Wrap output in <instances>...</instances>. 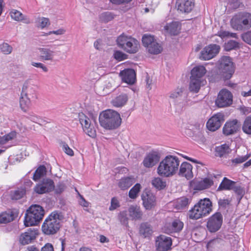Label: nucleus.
Segmentation results:
<instances>
[{"instance_id": "1", "label": "nucleus", "mask_w": 251, "mask_h": 251, "mask_svg": "<svg viewBox=\"0 0 251 251\" xmlns=\"http://www.w3.org/2000/svg\"><path fill=\"white\" fill-rule=\"evenodd\" d=\"M179 165L180 160L177 157L167 155L159 163L157 173L161 176H172L178 172Z\"/></svg>"}, {"instance_id": "2", "label": "nucleus", "mask_w": 251, "mask_h": 251, "mask_svg": "<svg viewBox=\"0 0 251 251\" xmlns=\"http://www.w3.org/2000/svg\"><path fill=\"white\" fill-rule=\"evenodd\" d=\"M99 121L100 126L106 129H115L121 124L122 119L117 112L108 109L100 114Z\"/></svg>"}, {"instance_id": "3", "label": "nucleus", "mask_w": 251, "mask_h": 251, "mask_svg": "<svg viewBox=\"0 0 251 251\" xmlns=\"http://www.w3.org/2000/svg\"><path fill=\"white\" fill-rule=\"evenodd\" d=\"M212 211V203L208 198L200 200L188 213L191 219L197 220L209 215Z\"/></svg>"}, {"instance_id": "4", "label": "nucleus", "mask_w": 251, "mask_h": 251, "mask_svg": "<svg viewBox=\"0 0 251 251\" xmlns=\"http://www.w3.org/2000/svg\"><path fill=\"white\" fill-rule=\"evenodd\" d=\"M63 216L57 211L52 212L45 220L42 229L46 235H52L56 233L60 227V222Z\"/></svg>"}, {"instance_id": "5", "label": "nucleus", "mask_w": 251, "mask_h": 251, "mask_svg": "<svg viewBox=\"0 0 251 251\" xmlns=\"http://www.w3.org/2000/svg\"><path fill=\"white\" fill-rule=\"evenodd\" d=\"M44 215V210L39 205H32L26 211L24 224L26 226L38 225Z\"/></svg>"}, {"instance_id": "6", "label": "nucleus", "mask_w": 251, "mask_h": 251, "mask_svg": "<svg viewBox=\"0 0 251 251\" xmlns=\"http://www.w3.org/2000/svg\"><path fill=\"white\" fill-rule=\"evenodd\" d=\"M119 48L129 53H136L140 48V43L135 38L123 33L117 39Z\"/></svg>"}, {"instance_id": "7", "label": "nucleus", "mask_w": 251, "mask_h": 251, "mask_svg": "<svg viewBox=\"0 0 251 251\" xmlns=\"http://www.w3.org/2000/svg\"><path fill=\"white\" fill-rule=\"evenodd\" d=\"M218 68L221 77L225 80L229 79L235 72L234 63L229 56H222L218 62Z\"/></svg>"}, {"instance_id": "8", "label": "nucleus", "mask_w": 251, "mask_h": 251, "mask_svg": "<svg viewBox=\"0 0 251 251\" xmlns=\"http://www.w3.org/2000/svg\"><path fill=\"white\" fill-rule=\"evenodd\" d=\"M223 215L217 212L210 216L207 222L206 226L210 232H215L221 227L223 223Z\"/></svg>"}, {"instance_id": "9", "label": "nucleus", "mask_w": 251, "mask_h": 251, "mask_svg": "<svg viewBox=\"0 0 251 251\" xmlns=\"http://www.w3.org/2000/svg\"><path fill=\"white\" fill-rule=\"evenodd\" d=\"M231 27L237 30L251 27V17H233L230 21Z\"/></svg>"}, {"instance_id": "10", "label": "nucleus", "mask_w": 251, "mask_h": 251, "mask_svg": "<svg viewBox=\"0 0 251 251\" xmlns=\"http://www.w3.org/2000/svg\"><path fill=\"white\" fill-rule=\"evenodd\" d=\"M232 94L228 90L224 89L220 91L216 104L219 107H225L229 106L232 103Z\"/></svg>"}, {"instance_id": "11", "label": "nucleus", "mask_w": 251, "mask_h": 251, "mask_svg": "<svg viewBox=\"0 0 251 251\" xmlns=\"http://www.w3.org/2000/svg\"><path fill=\"white\" fill-rule=\"evenodd\" d=\"M54 184L53 181L50 178H43L42 181L34 188L35 192L38 194H43L53 190Z\"/></svg>"}, {"instance_id": "12", "label": "nucleus", "mask_w": 251, "mask_h": 251, "mask_svg": "<svg viewBox=\"0 0 251 251\" xmlns=\"http://www.w3.org/2000/svg\"><path fill=\"white\" fill-rule=\"evenodd\" d=\"M224 120V114L221 113H217L208 120L206 127L208 130L215 131L221 127Z\"/></svg>"}, {"instance_id": "13", "label": "nucleus", "mask_w": 251, "mask_h": 251, "mask_svg": "<svg viewBox=\"0 0 251 251\" xmlns=\"http://www.w3.org/2000/svg\"><path fill=\"white\" fill-rule=\"evenodd\" d=\"M220 47L215 44L210 45L205 47L201 51L200 59L207 60L214 57L219 52Z\"/></svg>"}, {"instance_id": "14", "label": "nucleus", "mask_w": 251, "mask_h": 251, "mask_svg": "<svg viewBox=\"0 0 251 251\" xmlns=\"http://www.w3.org/2000/svg\"><path fill=\"white\" fill-rule=\"evenodd\" d=\"M143 205L147 210H150L154 207L156 204L155 196L150 191H145L141 195Z\"/></svg>"}, {"instance_id": "15", "label": "nucleus", "mask_w": 251, "mask_h": 251, "mask_svg": "<svg viewBox=\"0 0 251 251\" xmlns=\"http://www.w3.org/2000/svg\"><path fill=\"white\" fill-rule=\"evenodd\" d=\"M36 87L32 79H27L23 84L21 95L28 96L30 99H36L37 98Z\"/></svg>"}, {"instance_id": "16", "label": "nucleus", "mask_w": 251, "mask_h": 251, "mask_svg": "<svg viewBox=\"0 0 251 251\" xmlns=\"http://www.w3.org/2000/svg\"><path fill=\"white\" fill-rule=\"evenodd\" d=\"M241 123L236 119L227 121L225 124L223 131L226 136L236 133L240 129Z\"/></svg>"}, {"instance_id": "17", "label": "nucleus", "mask_w": 251, "mask_h": 251, "mask_svg": "<svg viewBox=\"0 0 251 251\" xmlns=\"http://www.w3.org/2000/svg\"><path fill=\"white\" fill-rule=\"evenodd\" d=\"M172 240L170 237L164 235L158 236L156 240L157 251H168L171 248Z\"/></svg>"}, {"instance_id": "18", "label": "nucleus", "mask_w": 251, "mask_h": 251, "mask_svg": "<svg viewBox=\"0 0 251 251\" xmlns=\"http://www.w3.org/2000/svg\"><path fill=\"white\" fill-rule=\"evenodd\" d=\"M159 159L160 155L158 152L156 151H151L145 157L143 164L146 168H152L159 162Z\"/></svg>"}, {"instance_id": "19", "label": "nucleus", "mask_w": 251, "mask_h": 251, "mask_svg": "<svg viewBox=\"0 0 251 251\" xmlns=\"http://www.w3.org/2000/svg\"><path fill=\"white\" fill-rule=\"evenodd\" d=\"M120 76L123 81L128 84H133L136 80V73L132 69H126L121 71Z\"/></svg>"}, {"instance_id": "20", "label": "nucleus", "mask_w": 251, "mask_h": 251, "mask_svg": "<svg viewBox=\"0 0 251 251\" xmlns=\"http://www.w3.org/2000/svg\"><path fill=\"white\" fill-rule=\"evenodd\" d=\"M183 223L180 220H176L172 224L166 225L163 228V231L167 234L178 232L182 230Z\"/></svg>"}, {"instance_id": "21", "label": "nucleus", "mask_w": 251, "mask_h": 251, "mask_svg": "<svg viewBox=\"0 0 251 251\" xmlns=\"http://www.w3.org/2000/svg\"><path fill=\"white\" fill-rule=\"evenodd\" d=\"M177 10L182 13H188L194 7V0H177Z\"/></svg>"}, {"instance_id": "22", "label": "nucleus", "mask_w": 251, "mask_h": 251, "mask_svg": "<svg viewBox=\"0 0 251 251\" xmlns=\"http://www.w3.org/2000/svg\"><path fill=\"white\" fill-rule=\"evenodd\" d=\"M178 174L189 179L193 177L192 166L187 162H183L180 166Z\"/></svg>"}, {"instance_id": "23", "label": "nucleus", "mask_w": 251, "mask_h": 251, "mask_svg": "<svg viewBox=\"0 0 251 251\" xmlns=\"http://www.w3.org/2000/svg\"><path fill=\"white\" fill-rule=\"evenodd\" d=\"M36 235L35 231L30 228L26 232L21 234L19 239L20 242L24 245L28 244L36 238Z\"/></svg>"}, {"instance_id": "24", "label": "nucleus", "mask_w": 251, "mask_h": 251, "mask_svg": "<svg viewBox=\"0 0 251 251\" xmlns=\"http://www.w3.org/2000/svg\"><path fill=\"white\" fill-rule=\"evenodd\" d=\"M39 52V58L43 61H50L53 60L54 52L50 49L46 48H40L38 49Z\"/></svg>"}, {"instance_id": "25", "label": "nucleus", "mask_w": 251, "mask_h": 251, "mask_svg": "<svg viewBox=\"0 0 251 251\" xmlns=\"http://www.w3.org/2000/svg\"><path fill=\"white\" fill-rule=\"evenodd\" d=\"M194 188L196 190H202L209 188L213 184V181L209 177H206L201 181L194 182Z\"/></svg>"}, {"instance_id": "26", "label": "nucleus", "mask_w": 251, "mask_h": 251, "mask_svg": "<svg viewBox=\"0 0 251 251\" xmlns=\"http://www.w3.org/2000/svg\"><path fill=\"white\" fill-rule=\"evenodd\" d=\"M139 233L144 238L149 237L153 233L152 226L148 222L141 223L140 225Z\"/></svg>"}, {"instance_id": "27", "label": "nucleus", "mask_w": 251, "mask_h": 251, "mask_svg": "<svg viewBox=\"0 0 251 251\" xmlns=\"http://www.w3.org/2000/svg\"><path fill=\"white\" fill-rule=\"evenodd\" d=\"M164 28L171 35H176L180 32L181 24L178 22H172L167 24Z\"/></svg>"}, {"instance_id": "28", "label": "nucleus", "mask_w": 251, "mask_h": 251, "mask_svg": "<svg viewBox=\"0 0 251 251\" xmlns=\"http://www.w3.org/2000/svg\"><path fill=\"white\" fill-rule=\"evenodd\" d=\"M129 217L133 220H141L143 213L140 208L137 205H131L128 208Z\"/></svg>"}, {"instance_id": "29", "label": "nucleus", "mask_w": 251, "mask_h": 251, "mask_svg": "<svg viewBox=\"0 0 251 251\" xmlns=\"http://www.w3.org/2000/svg\"><path fill=\"white\" fill-rule=\"evenodd\" d=\"M235 184H236V182L225 177L218 187L217 191L232 190Z\"/></svg>"}, {"instance_id": "30", "label": "nucleus", "mask_w": 251, "mask_h": 251, "mask_svg": "<svg viewBox=\"0 0 251 251\" xmlns=\"http://www.w3.org/2000/svg\"><path fill=\"white\" fill-rule=\"evenodd\" d=\"M206 73V70L203 66H198L194 67L191 71V76L193 78H199L200 80H203L202 76Z\"/></svg>"}, {"instance_id": "31", "label": "nucleus", "mask_w": 251, "mask_h": 251, "mask_svg": "<svg viewBox=\"0 0 251 251\" xmlns=\"http://www.w3.org/2000/svg\"><path fill=\"white\" fill-rule=\"evenodd\" d=\"M231 151L229 146L224 144L217 147L215 149V155L220 157H226Z\"/></svg>"}, {"instance_id": "32", "label": "nucleus", "mask_w": 251, "mask_h": 251, "mask_svg": "<svg viewBox=\"0 0 251 251\" xmlns=\"http://www.w3.org/2000/svg\"><path fill=\"white\" fill-rule=\"evenodd\" d=\"M189 84V90L191 92L197 93L199 91L203 80H200L199 78H195L191 76Z\"/></svg>"}, {"instance_id": "33", "label": "nucleus", "mask_w": 251, "mask_h": 251, "mask_svg": "<svg viewBox=\"0 0 251 251\" xmlns=\"http://www.w3.org/2000/svg\"><path fill=\"white\" fill-rule=\"evenodd\" d=\"M128 97L126 94H122L113 99L112 103L115 107H122L126 103Z\"/></svg>"}, {"instance_id": "34", "label": "nucleus", "mask_w": 251, "mask_h": 251, "mask_svg": "<svg viewBox=\"0 0 251 251\" xmlns=\"http://www.w3.org/2000/svg\"><path fill=\"white\" fill-rule=\"evenodd\" d=\"M151 184L156 189L161 190L166 187V182L164 179L159 177H156L152 179Z\"/></svg>"}, {"instance_id": "35", "label": "nucleus", "mask_w": 251, "mask_h": 251, "mask_svg": "<svg viewBox=\"0 0 251 251\" xmlns=\"http://www.w3.org/2000/svg\"><path fill=\"white\" fill-rule=\"evenodd\" d=\"M142 43L147 50L149 49V47L151 46L153 42H155L156 40L154 38V36L150 34H145L142 36Z\"/></svg>"}, {"instance_id": "36", "label": "nucleus", "mask_w": 251, "mask_h": 251, "mask_svg": "<svg viewBox=\"0 0 251 251\" xmlns=\"http://www.w3.org/2000/svg\"><path fill=\"white\" fill-rule=\"evenodd\" d=\"M134 182V178L130 177L123 178L120 179L119 182V186L125 190L130 187Z\"/></svg>"}, {"instance_id": "37", "label": "nucleus", "mask_w": 251, "mask_h": 251, "mask_svg": "<svg viewBox=\"0 0 251 251\" xmlns=\"http://www.w3.org/2000/svg\"><path fill=\"white\" fill-rule=\"evenodd\" d=\"M14 219L13 213L12 211H7L0 215V224H5L12 221Z\"/></svg>"}, {"instance_id": "38", "label": "nucleus", "mask_w": 251, "mask_h": 251, "mask_svg": "<svg viewBox=\"0 0 251 251\" xmlns=\"http://www.w3.org/2000/svg\"><path fill=\"white\" fill-rule=\"evenodd\" d=\"M32 99H30L28 96H22L20 99V105L21 109L24 111H26L30 105V100Z\"/></svg>"}, {"instance_id": "39", "label": "nucleus", "mask_w": 251, "mask_h": 251, "mask_svg": "<svg viewBox=\"0 0 251 251\" xmlns=\"http://www.w3.org/2000/svg\"><path fill=\"white\" fill-rule=\"evenodd\" d=\"M162 50L161 45L156 41L155 42H153L151 46L149 47L148 51L151 54H158L161 53Z\"/></svg>"}, {"instance_id": "40", "label": "nucleus", "mask_w": 251, "mask_h": 251, "mask_svg": "<svg viewBox=\"0 0 251 251\" xmlns=\"http://www.w3.org/2000/svg\"><path fill=\"white\" fill-rule=\"evenodd\" d=\"M25 191L24 188H19L10 192V198L13 200H18L25 195Z\"/></svg>"}, {"instance_id": "41", "label": "nucleus", "mask_w": 251, "mask_h": 251, "mask_svg": "<svg viewBox=\"0 0 251 251\" xmlns=\"http://www.w3.org/2000/svg\"><path fill=\"white\" fill-rule=\"evenodd\" d=\"M47 170L44 166H39L35 171L33 176V179L34 181H37L42 177L46 175Z\"/></svg>"}, {"instance_id": "42", "label": "nucleus", "mask_w": 251, "mask_h": 251, "mask_svg": "<svg viewBox=\"0 0 251 251\" xmlns=\"http://www.w3.org/2000/svg\"><path fill=\"white\" fill-rule=\"evenodd\" d=\"M84 131L90 137L94 138L96 136V131L91 122L82 126Z\"/></svg>"}, {"instance_id": "43", "label": "nucleus", "mask_w": 251, "mask_h": 251, "mask_svg": "<svg viewBox=\"0 0 251 251\" xmlns=\"http://www.w3.org/2000/svg\"><path fill=\"white\" fill-rule=\"evenodd\" d=\"M189 203L190 200L189 199L182 197L177 200L176 207L178 210H181L186 207Z\"/></svg>"}, {"instance_id": "44", "label": "nucleus", "mask_w": 251, "mask_h": 251, "mask_svg": "<svg viewBox=\"0 0 251 251\" xmlns=\"http://www.w3.org/2000/svg\"><path fill=\"white\" fill-rule=\"evenodd\" d=\"M16 132L12 131L0 137V146L3 145L16 137Z\"/></svg>"}, {"instance_id": "45", "label": "nucleus", "mask_w": 251, "mask_h": 251, "mask_svg": "<svg viewBox=\"0 0 251 251\" xmlns=\"http://www.w3.org/2000/svg\"><path fill=\"white\" fill-rule=\"evenodd\" d=\"M141 188V185L139 183L136 184L129 191V197L132 199H136Z\"/></svg>"}, {"instance_id": "46", "label": "nucleus", "mask_w": 251, "mask_h": 251, "mask_svg": "<svg viewBox=\"0 0 251 251\" xmlns=\"http://www.w3.org/2000/svg\"><path fill=\"white\" fill-rule=\"evenodd\" d=\"M242 129L243 131L248 134H251V117H248L245 120Z\"/></svg>"}, {"instance_id": "47", "label": "nucleus", "mask_w": 251, "mask_h": 251, "mask_svg": "<svg viewBox=\"0 0 251 251\" xmlns=\"http://www.w3.org/2000/svg\"><path fill=\"white\" fill-rule=\"evenodd\" d=\"M118 219L123 225L126 227L128 226V218L127 217V212L126 211L120 212L118 215Z\"/></svg>"}, {"instance_id": "48", "label": "nucleus", "mask_w": 251, "mask_h": 251, "mask_svg": "<svg viewBox=\"0 0 251 251\" xmlns=\"http://www.w3.org/2000/svg\"><path fill=\"white\" fill-rule=\"evenodd\" d=\"M50 25L49 19L45 17H39L36 22V25L38 27L43 29Z\"/></svg>"}, {"instance_id": "49", "label": "nucleus", "mask_w": 251, "mask_h": 251, "mask_svg": "<svg viewBox=\"0 0 251 251\" xmlns=\"http://www.w3.org/2000/svg\"><path fill=\"white\" fill-rule=\"evenodd\" d=\"M239 48V43L237 42L234 40L229 41L228 42H227V43H226L225 45V50L227 51H229L232 50H235Z\"/></svg>"}, {"instance_id": "50", "label": "nucleus", "mask_w": 251, "mask_h": 251, "mask_svg": "<svg viewBox=\"0 0 251 251\" xmlns=\"http://www.w3.org/2000/svg\"><path fill=\"white\" fill-rule=\"evenodd\" d=\"M1 51L4 54H10L13 50L12 47L6 43H3L0 45Z\"/></svg>"}, {"instance_id": "51", "label": "nucleus", "mask_w": 251, "mask_h": 251, "mask_svg": "<svg viewBox=\"0 0 251 251\" xmlns=\"http://www.w3.org/2000/svg\"><path fill=\"white\" fill-rule=\"evenodd\" d=\"M232 190H233L234 192L238 195L240 197V200L245 194V189L244 187L240 185L235 184Z\"/></svg>"}, {"instance_id": "52", "label": "nucleus", "mask_w": 251, "mask_h": 251, "mask_svg": "<svg viewBox=\"0 0 251 251\" xmlns=\"http://www.w3.org/2000/svg\"><path fill=\"white\" fill-rule=\"evenodd\" d=\"M182 88H177L175 91H172L169 94V98L173 100L180 96L182 93Z\"/></svg>"}, {"instance_id": "53", "label": "nucleus", "mask_w": 251, "mask_h": 251, "mask_svg": "<svg viewBox=\"0 0 251 251\" xmlns=\"http://www.w3.org/2000/svg\"><path fill=\"white\" fill-rule=\"evenodd\" d=\"M60 146L62 147L63 151L68 155L70 156L74 155V151L72 149H71L67 144L65 142H61L60 143Z\"/></svg>"}, {"instance_id": "54", "label": "nucleus", "mask_w": 251, "mask_h": 251, "mask_svg": "<svg viewBox=\"0 0 251 251\" xmlns=\"http://www.w3.org/2000/svg\"><path fill=\"white\" fill-rule=\"evenodd\" d=\"M66 185L63 182H59L53 189L57 194L62 193L66 189Z\"/></svg>"}, {"instance_id": "55", "label": "nucleus", "mask_w": 251, "mask_h": 251, "mask_svg": "<svg viewBox=\"0 0 251 251\" xmlns=\"http://www.w3.org/2000/svg\"><path fill=\"white\" fill-rule=\"evenodd\" d=\"M78 117L80 123L81 124L82 126H85L86 124H88L91 122L90 119L82 113H79Z\"/></svg>"}, {"instance_id": "56", "label": "nucleus", "mask_w": 251, "mask_h": 251, "mask_svg": "<svg viewBox=\"0 0 251 251\" xmlns=\"http://www.w3.org/2000/svg\"><path fill=\"white\" fill-rule=\"evenodd\" d=\"M120 203L118 199L115 197L112 198L111 201V205L109 208L110 211H113L117 208L120 207Z\"/></svg>"}, {"instance_id": "57", "label": "nucleus", "mask_w": 251, "mask_h": 251, "mask_svg": "<svg viewBox=\"0 0 251 251\" xmlns=\"http://www.w3.org/2000/svg\"><path fill=\"white\" fill-rule=\"evenodd\" d=\"M242 39L245 42L251 45V30L243 34Z\"/></svg>"}, {"instance_id": "58", "label": "nucleus", "mask_w": 251, "mask_h": 251, "mask_svg": "<svg viewBox=\"0 0 251 251\" xmlns=\"http://www.w3.org/2000/svg\"><path fill=\"white\" fill-rule=\"evenodd\" d=\"M114 58L119 61H122L126 59V55L121 51H116L115 52Z\"/></svg>"}, {"instance_id": "59", "label": "nucleus", "mask_w": 251, "mask_h": 251, "mask_svg": "<svg viewBox=\"0 0 251 251\" xmlns=\"http://www.w3.org/2000/svg\"><path fill=\"white\" fill-rule=\"evenodd\" d=\"M250 157L249 155H246L242 156H238L233 159L232 162L236 164L242 163L246 161Z\"/></svg>"}, {"instance_id": "60", "label": "nucleus", "mask_w": 251, "mask_h": 251, "mask_svg": "<svg viewBox=\"0 0 251 251\" xmlns=\"http://www.w3.org/2000/svg\"><path fill=\"white\" fill-rule=\"evenodd\" d=\"M218 205L220 208H226L230 203L228 199H219L218 200Z\"/></svg>"}, {"instance_id": "61", "label": "nucleus", "mask_w": 251, "mask_h": 251, "mask_svg": "<svg viewBox=\"0 0 251 251\" xmlns=\"http://www.w3.org/2000/svg\"><path fill=\"white\" fill-rule=\"evenodd\" d=\"M28 119H29L32 122L38 124L39 125H42L44 122L43 120L34 115H30L28 117Z\"/></svg>"}, {"instance_id": "62", "label": "nucleus", "mask_w": 251, "mask_h": 251, "mask_svg": "<svg viewBox=\"0 0 251 251\" xmlns=\"http://www.w3.org/2000/svg\"><path fill=\"white\" fill-rule=\"evenodd\" d=\"M31 65L36 68L42 69L44 72H47L48 71V68L42 63L32 62H31Z\"/></svg>"}, {"instance_id": "63", "label": "nucleus", "mask_w": 251, "mask_h": 251, "mask_svg": "<svg viewBox=\"0 0 251 251\" xmlns=\"http://www.w3.org/2000/svg\"><path fill=\"white\" fill-rule=\"evenodd\" d=\"M13 20L18 22H21L25 24H29L30 21L26 18V17H11Z\"/></svg>"}, {"instance_id": "64", "label": "nucleus", "mask_w": 251, "mask_h": 251, "mask_svg": "<svg viewBox=\"0 0 251 251\" xmlns=\"http://www.w3.org/2000/svg\"><path fill=\"white\" fill-rule=\"evenodd\" d=\"M41 251H54L53 247L50 244H46L42 248Z\"/></svg>"}]
</instances>
